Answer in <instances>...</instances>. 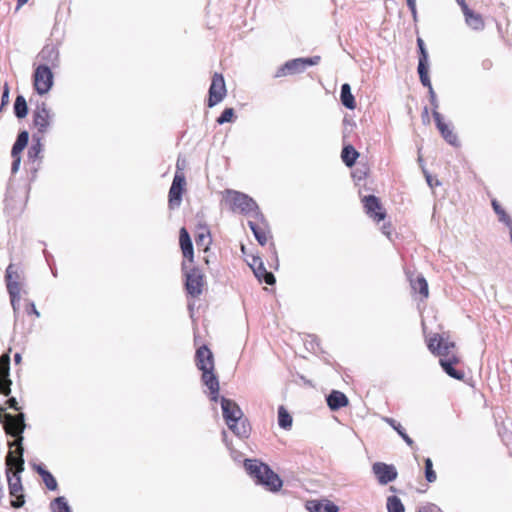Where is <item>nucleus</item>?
<instances>
[{"label":"nucleus","instance_id":"48","mask_svg":"<svg viewBox=\"0 0 512 512\" xmlns=\"http://www.w3.org/2000/svg\"><path fill=\"white\" fill-rule=\"evenodd\" d=\"M29 0H17V4H16V7H15V12L19 11L20 8L26 4Z\"/></svg>","mask_w":512,"mask_h":512},{"label":"nucleus","instance_id":"27","mask_svg":"<svg viewBox=\"0 0 512 512\" xmlns=\"http://www.w3.org/2000/svg\"><path fill=\"white\" fill-rule=\"evenodd\" d=\"M34 470L40 474L42 481L48 490H51V491L57 490V488H58L57 481L49 471L45 470L41 465H35V464H34Z\"/></svg>","mask_w":512,"mask_h":512},{"label":"nucleus","instance_id":"14","mask_svg":"<svg viewBox=\"0 0 512 512\" xmlns=\"http://www.w3.org/2000/svg\"><path fill=\"white\" fill-rule=\"evenodd\" d=\"M10 371V354L3 353L0 356V394L8 396L11 393V380L9 378Z\"/></svg>","mask_w":512,"mask_h":512},{"label":"nucleus","instance_id":"7","mask_svg":"<svg viewBox=\"0 0 512 512\" xmlns=\"http://www.w3.org/2000/svg\"><path fill=\"white\" fill-rule=\"evenodd\" d=\"M429 350L441 358L451 357V354H455V343L448 338L440 334H435L428 340Z\"/></svg>","mask_w":512,"mask_h":512},{"label":"nucleus","instance_id":"12","mask_svg":"<svg viewBox=\"0 0 512 512\" xmlns=\"http://www.w3.org/2000/svg\"><path fill=\"white\" fill-rule=\"evenodd\" d=\"M226 96V85L222 74L215 73L209 88L208 106L213 107L220 103Z\"/></svg>","mask_w":512,"mask_h":512},{"label":"nucleus","instance_id":"8","mask_svg":"<svg viewBox=\"0 0 512 512\" xmlns=\"http://www.w3.org/2000/svg\"><path fill=\"white\" fill-rule=\"evenodd\" d=\"M186 179L182 172L177 171L174 175L168 194L170 209L178 208L182 202V194L185 190Z\"/></svg>","mask_w":512,"mask_h":512},{"label":"nucleus","instance_id":"13","mask_svg":"<svg viewBox=\"0 0 512 512\" xmlns=\"http://www.w3.org/2000/svg\"><path fill=\"white\" fill-rule=\"evenodd\" d=\"M372 471L381 485H386L397 478V470L393 465L383 462H376L372 466Z\"/></svg>","mask_w":512,"mask_h":512},{"label":"nucleus","instance_id":"30","mask_svg":"<svg viewBox=\"0 0 512 512\" xmlns=\"http://www.w3.org/2000/svg\"><path fill=\"white\" fill-rule=\"evenodd\" d=\"M358 156H359V153L351 145L345 146L341 152L342 161L348 167H352L355 164Z\"/></svg>","mask_w":512,"mask_h":512},{"label":"nucleus","instance_id":"19","mask_svg":"<svg viewBox=\"0 0 512 512\" xmlns=\"http://www.w3.org/2000/svg\"><path fill=\"white\" fill-rule=\"evenodd\" d=\"M52 115L50 111L46 109L44 104L42 106L37 105V109L34 112V127H38L39 132H44L45 129L50 125Z\"/></svg>","mask_w":512,"mask_h":512},{"label":"nucleus","instance_id":"51","mask_svg":"<svg viewBox=\"0 0 512 512\" xmlns=\"http://www.w3.org/2000/svg\"><path fill=\"white\" fill-rule=\"evenodd\" d=\"M426 181H427V183H428V185H429L430 187H433V186H434L433 178H432V176H431V175L426 174Z\"/></svg>","mask_w":512,"mask_h":512},{"label":"nucleus","instance_id":"28","mask_svg":"<svg viewBox=\"0 0 512 512\" xmlns=\"http://www.w3.org/2000/svg\"><path fill=\"white\" fill-rule=\"evenodd\" d=\"M342 104L348 109H354L356 106L354 96L351 93V87L348 83L341 86L340 94Z\"/></svg>","mask_w":512,"mask_h":512},{"label":"nucleus","instance_id":"53","mask_svg":"<svg viewBox=\"0 0 512 512\" xmlns=\"http://www.w3.org/2000/svg\"><path fill=\"white\" fill-rule=\"evenodd\" d=\"M20 361H21V354L20 353H15V355H14V362L16 364H18V363H20Z\"/></svg>","mask_w":512,"mask_h":512},{"label":"nucleus","instance_id":"42","mask_svg":"<svg viewBox=\"0 0 512 512\" xmlns=\"http://www.w3.org/2000/svg\"><path fill=\"white\" fill-rule=\"evenodd\" d=\"M425 477L428 482H434L436 480V473L433 470V464L430 458L425 459Z\"/></svg>","mask_w":512,"mask_h":512},{"label":"nucleus","instance_id":"11","mask_svg":"<svg viewBox=\"0 0 512 512\" xmlns=\"http://www.w3.org/2000/svg\"><path fill=\"white\" fill-rule=\"evenodd\" d=\"M185 287L187 293L192 297H198L204 286V275L199 268H192L189 271H185Z\"/></svg>","mask_w":512,"mask_h":512},{"label":"nucleus","instance_id":"37","mask_svg":"<svg viewBox=\"0 0 512 512\" xmlns=\"http://www.w3.org/2000/svg\"><path fill=\"white\" fill-rule=\"evenodd\" d=\"M492 206H493L495 213L499 217V221L505 223L510 229L512 226V221H511L510 217L506 214L504 209H502V207L496 200L492 201Z\"/></svg>","mask_w":512,"mask_h":512},{"label":"nucleus","instance_id":"49","mask_svg":"<svg viewBox=\"0 0 512 512\" xmlns=\"http://www.w3.org/2000/svg\"><path fill=\"white\" fill-rule=\"evenodd\" d=\"M382 232H383V234H385L387 237H390V226L383 225V227H382Z\"/></svg>","mask_w":512,"mask_h":512},{"label":"nucleus","instance_id":"23","mask_svg":"<svg viewBox=\"0 0 512 512\" xmlns=\"http://www.w3.org/2000/svg\"><path fill=\"white\" fill-rule=\"evenodd\" d=\"M309 512H339V508L334 503L326 500L324 502L312 500L306 503Z\"/></svg>","mask_w":512,"mask_h":512},{"label":"nucleus","instance_id":"60","mask_svg":"<svg viewBox=\"0 0 512 512\" xmlns=\"http://www.w3.org/2000/svg\"><path fill=\"white\" fill-rule=\"evenodd\" d=\"M222 435H223V438H224V440H225V439H226V437H227L226 432H225V431H223Z\"/></svg>","mask_w":512,"mask_h":512},{"label":"nucleus","instance_id":"33","mask_svg":"<svg viewBox=\"0 0 512 512\" xmlns=\"http://www.w3.org/2000/svg\"><path fill=\"white\" fill-rule=\"evenodd\" d=\"M50 508L52 512H72L66 498L63 496L55 498L51 502Z\"/></svg>","mask_w":512,"mask_h":512},{"label":"nucleus","instance_id":"6","mask_svg":"<svg viewBox=\"0 0 512 512\" xmlns=\"http://www.w3.org/2000/svg\"><path fill=\"white\" fill-rule=\"evenodd\" d=\"M320 62V56L308 58H296L287 61L276 72V77L293 75L303 72L308 66L317 65Z\"/></svg>","mask_w":512,"mask_h":512},{"label":"nucleus","instance_id":"50","mask_svg":"<svg viewBox=\"0 0 512 512\" xmlns=\"http://www.w3.org/2000/svg\"><path fill=\"white\" fill-rule=\"evenodd\" d=\"M407 1V5L409 7L410 10H414V7L416 6V0H406Z\"/></svg>","mask_w":512,"mask_h":512},{"label":"nucleus","instance_id":"3","mask_svg":"<svg viewBox=\"0 0 512 512\" xmlns=\"http://www.w3.org/2000/svg\"><path fill=\"white\" fill-rule=\"evenodd\" d=\"M195 359L198 369L202 371V380L210 390V399L216 402L219 398V381L213 373L214 361L212 352L206 346H202L197 349Z\"/></svg>","mask_w":512,"mask_h":512},{"label":"nucleus","instance_id":"54","mask_svg":"<svg viewBox=\"0 0 512 512\" xmlns=\"http://www.w3.org/2000/svg\"><path fill=\"white\" fill-rule=\"evenodd\" d=\"M411 13H412V16H413V19L416 20L417 18V10H416V6L414 7V10H410Z\"/></svg>","mask_w":512,"mask_h":512},{"label":"nucleus","instance_id":"63","mask_svg":"<svg viewBox=\"0 0 512 512\" xmlns=\"http://www.w3.org/2000/svg\"><path fill=\"white\" fill-rule=\"evenodd\" d=\"M418 512H425L424 510H419Z\"/></svg>","mask_w":512,"mask_h":512},{"label":"nucleus","instance_id":"16","mask_svg":"<svg viewBox=\"0 0 512 512\" xmlns=\"http://www.w3.org/2000/svg\"><path fill=\"white\" fill-rule=\"evenodd\" d=\"M221 408L226 424H230L232 421L241 420L243 418L242 410L233 400L222 397Z\"/></svg>","mask_w":512,"mask_h":512},{"label":"nucleus","instance_id":"57","mask_svg":"<svg viewBox=\"0 0 512 512\" xmlns=\"http://www.w3.org/2000/svg\"><path fill=\"white\" fill-rule=\"evenodd\" d=\"M423 114H424L425 116H427V115H428V109H427V107H425V108H424V112H423Z\"/></svg>","mask_w":512,"mask_h":512},{"label":"nucleus","instance_id":"5","mask_svg":"<svg viewBox=\"0 0 512 512\" xmlns=\"http://www.w3.org/2000/svg\"><path fill=\"white\" fill-rule=\"evenodd\" d=\"M225 193V200L233 211L249 215L254 219H262V213L260 212L258 205L251 197L234 190H226Z\"/></svg>","mask_w":512,"mask_h":512},{"label":"nucleus","instance_id":"43","mask_svg":"<svg viewBox=\"0 0 512 512\" xmlns=\"http://www.w3.org/2000/svg\"><path fill=\"white\" fill-rule=\"evenodd\" d=\"M9 95H10V89H9L8 83L5 82L4 86H3L2 95H1L0 112H2L4 107L6 105H8V103H9Z\"/></svg>","mask_w":512,"mask_h":512},{"label":"nucleus","instance_id":"17","mask_svg":"<svg viewBox=\"0 0 512 512\" xmlns=\"http://www.w3.org/2000/svg\"><path fill=\"white\" fill-rule=\"evenodd\" d=\"M248 226L253 232L258 243L264 246L271 237L264 216L262 215V219L249 220Z\"/></svg>","mask_w":512,"mask_h":512},{"label":"nucleus","instance_id":"35","mask_svg":"<svg viewBox=\"0 0 512 512\" xmlns=\"http://www.w3.org/2000/svg\"><path fill=\"white\" fill-rule=\"evenodd\" d=\"M412 288L418 291L424 298L429 295L428 283L423 276H418L415 281L412 282Z\"/></svg>","mask_w":512,"mask_h":512},{"label":"nucleus","instance_id":"21","mask_svg":"<svg viewBox=\"0 0 512 512\" xmlns=\"http://www.w3.org/2000/svg\"><path fill=\"white\" fill-rule=\"evenodd\" d=\"M464 16L466 24L475 31H481L485 27L484 20L482 16L478 13H475L469 7H464Z\"/></svg>","mask_w":512,"mask_h":512},{"label":"nucleus","instance_id":"59","mask_svg":"<svg viewBox=\"0 0 512 512\" xmlns=\"http://www.w3.org/2000/svg\"><path fill=\"white\" fill-rule=\"evenodd\" d=\"M2 496H3V490H2V488L0 487V499L2 498Z\"/></svg>","mask_w":512,"mask_h":512},{"label":"nucleus","instance_id":"36","mask_svg":"<svg viewBox=\"0 0 512 512\" xmlns=\"http://www.w3.org/2000/svg\"><path fill=\"white\" fill-rule=\"evenodd\" d=\"M39 57L41 58V60H46L50 63H54L58 58V52L53 46L47 45L39 53Z\"/></svg>","mask_w":512,"mask_h":512},{"label":"nucleus","instance_id":"22","mask_svg":"<svg viewBox=\"0 0 512 512\" xmlns=\"http://www.w3.org/2000/svg\"><path fill=\"white\" fill-rule=\"evenodd\" d=\"M327 404L329 408L332 411L339 410L342 407H345L348 405V398L347 396L340 391L333 390L328 396H327Z\"/></svg>","mask_w":512,"mask_h":512},{"label":"nucleus","instance_id":"56","mask_svg":"<svg viewBox=\"0 0 512 512\" xmlns=\"http://www.w3.org/2000/svg\"><path fill=\"white\" fill-rule=\"evenodd\" d=\"M257 265H258V262H254V261H253V262L250 264V267H251V268H252V270L254 271V266H257Z\"/></svg>","mask_w":512,"mask_h":512},{"label":"nucleus","instance_id":"44","mask_svg":"<svg viewBox=\"0 0 512 512\" xmlns=\"http://www.w3.org/2000/svg\"><path fill=\"white\" fill-rule=\"evenodd\" d=\"M429 97H430V103H431V105L433 107L432 112L433 111H438L439 103H438V100H437V97H436V93H435L433 87H430Z\"/></svg>","mask_w":512,"mask_h":512},{"label":"nucleus","instance_id":"46","mask_svg":"<svg viewBox=\"0 0 512 512\" xmlns=\"http://www.w3.org/2000/svg\"><path fill=\"white\" fill-rule=\"evenodd\" d=\"M41 150H42L41 144H40L39 140H37V142L34 143V148H33V151H34V161L38 158V155L41 152Z\"/></svg>","mask_w":512,"mask_h":512},{"label":"nucleus","instance_id":"62","mask_svg":"<svg viewBox=\"0 0 512 512\" xmlns=\"http://www.w3.org/2000/svg\"><path fill=\"white\" fill-rule=\"evenodd\" d=\"M177 169H178V170L180 169L179 161L177 162Z\"/></svg>","mask_w":512,"mask_h":512},{"label":"nucleus","instance_id":"10","mask_svg":"<svg viewBox=\"0 0 512 512\" xmlns=\"http://www.w3.org/2000/svg\"><path fill=\"white\" fill-rule=\"evenodd\" d=\"M53 84V74L47 65H39L34 71V89L39 94L47 93Z\"/></svg>","mask_w":512,"mask_h":512},{"label":"nucleus","instance_id":"34","mask_svg":"<svg viewBox=\"0 0 512 512\" xmlns=\"http://www.w3.org/2000/svg\"><path fill=\"white\" fill-rule=\"evenodd\" d=\"M278 424L283 429H290L292 426V417L283 406L278 409Z\"/></svg>","mask_w":512,"mask_h":512},{"label":"nucleus","instance_id":"52","mask_svg":"<svg viewBox=\"0 0 512 512\" xmlns=\"http://www.w3.org/2000/svg\"><path fill=\"white\" fill-rule=\"evenodd\" d=\"M457 3L460 5L462 12L464 13V7H468L465 0H457Z\"/></svg>","mask_w":512,"mask_h":512},{"label":"nucleus","instance_id":"18","mask_svg":"<svg viewBox=\"0 0 512 512\" xmlns=\"http://www.w3.org/2000/svg\"><path fill=\"white\" fill-rule=\"evenodd\" d=\"M366 213L375 221L380 222L385 218V212L382 210L378 198L374 195L366 196L363 200Z\"/></svg>","mask_w":512,"mask_h":512},{"label":"nucleus","instance_id":"24","mask_svg":"<svg viewBox=\"0 0 512 512\" xmlns=\"http://www.w3.org/2000/svg\"><path fill=\"white\" fill-rule=\"evenodd\" d=\"M179 243L183 253V256L190 261H193V245L190 238V235L186 228L182 227L180 229Z\"/></svg>","mask_w":512,"mask_h":512},{"label":"nucleus","instance_id":"47","mask_svg":"<svg viewBox=\"0 0 512 512\" xmlns=\"http://www.w3.org/2000/svg\"><path fill=\"white\" fill-rule=\"evenodd\" d=\"M29 0H17V4H16V7H15V12L19 11L20 8L26 4Z\"/></svg>","mask_w":512,"mask_h":512},{"label":"nucleus","instance_id":"31","mask_svg":"<svg viewBox=\"0 0 512 512\" xmlns=\"http://www.w3.org/2000/svg\"><path fill=\"white\" fill-rule=\"evenodd\" d=\"M14 114L18 119L24 118L28 114V105L24 96L18 95L14 102Z\"/></svg>","mask_w":512,"mask_h":512},{"label":"nucleus","instance_id":"1","mask_svg":"<svg viewBox=\"0 0 512 512\" xmlns=\"http://www.w3.org/2000/svg\"><path fill=\"white\" fill-rule=\"evenodd\" d=\"M0 421L4 424L6 433L13 438L9 443L10 450L6 456L7 479L9 493L14 499L11 500V506L20 508L24 504V496L22 492V484L19 474L24 469L23 459V432L26 428L24 414L18 413L12 415L6 413L5 409L0 406Z\"/></svg>","mask_w":512,"mask_h":512},{"label":"nucleus","instance_id":"45","mask_svg":"<svg viewBox=\"0 0 512 512\" xmlns=\"http://www.w3.org/2000/svg\"><path fill=\"white\" fill-rule=\"evenodd\" d=\"M6 403H7L8 407L11 408V409H15V410L19 409L18 408V402H17L15 397L8 398Z\"/></svg>","mask_w":512,"mask_h":512},{"label":"nucleus","instance_id":"41","mask_svg":"<svg viewBox=\"0 0 512 512\" xmlns=\"http://www.w3.org/2000/svg\"><path fill=\"white\" fill-rule=\"evenodd\" d=\"M234 118V109L233 108H226L221 113V115L217 118V123L222 125L224 123H228L233 121Z\"/></svg>","mask_w":512,"mask_h":512},{"label":"nucleus","instance_id":"39","mask_svg":"<svg viewBox=\"0 0 512 512\" xmlns=\"http://www.w3.org/2000/svg\"><path fill=\"white\" fill-rule=\"evenodd\" d=\"M418 74L422 85L427 87L428 90H430L432 84L430 81V77L428 75V64H418Z\"/></svg>","mask_w":512,"mask_h":512},{"label":"nucleus","instance_id":"20","mask_svg":"<svg viewBox=\"0 0 512 512\" xmlns=\"http://www.w3.org/2000/svg\"><path fill=\"white\" fill-rule=\"evenodd\" d=\"M459 359L456 354H451V357L448 358H440L439 363L443 370L452 378L461 380L464 377V373L462 371L456 370L453 365L458 363Z\"/></svg>","mask_w":512,"mask_h":512},{"label":"nucleus","instance_id":"55","mask_svg":"<svg viewBox=\"0 0 512 512\" xmlns=\"http://www.w3.org/2000/svg\"><path fill=\"white\" fill-rule=\"evenodd\" d=\"M27 155L28 158H32V146L28 148Z\"/></svg>","mask_w":512,"mask_h":512},{"label":"nucleus","instance_id":"15","mask_svg":"<svg viewBox=\"0 0 512 512\" xmlns=\"http://www.w3.org/2000/svg\"><path fill=\"white\" fill-rule=\"evenodd\" d=\"M432 116L435 120L437 129L445 141L452 146H458L459 141L457 135L454 133L452 127L444 122L442 115L438 111H433Z\"/></svg>","mask_w":512,"mask_h":512},{"label":"nucleus","instance_id":"25","mask_svg":"<svg viewBox=\"0 0 512 512\" xmlns=\"http://www.w3.org/2000/svg\"><path fill=\"white\" fill-rule=\"evenodd\" d=\"M254 262H258L257 266H254V275L260 282H265L268 285L275 283V277L271 272H268L260 258H254Z\"/></svg>","mask_w":512,"mask_h":512},{"label":"nucleus","instance_id":"9","mask_svg":"<svg viewBox=\"0 0 512 512\" xmlns=\"http://www.w3.org/2000/svg\"><path fill=\"white\" fill-rule=\"evenodd\" d=\"M29 142V132L27 130H22L18 133L16 141L14 142L11 149V173L16 174L20 168L21 164V153L27 147Z\"/></svg>","mask_w":512,"mask_h":512},{"label":"nucleus","instance_id":"2","mask_svg":"<svg viewBox=\"0 0 512 512\" xmlns=\"http://www.w3.org/2000/svg\"><path fill=\"white\" fill-rule=\"evenodd\" d=\"M24 271L20 264L10 263L5 271V283L9 294L10 303L14 314L18 317L21 313L32 315V302L25 300L22 305Z\"/></svg>","mask_w":512,"mask_h":512},{"label":"nucleus","instance_id":"61","mask_svg":"<svg viewBox=\"0 0 512 512\" xmlns=\"http://www.w3.org/2000/svg\"><path fill=\"white\" fill-rule=\"evenodd\" d=\"M510 237H511V241H512V226L510 228Z\"/></svg>","mask_w":512,"mask_h":512},{"label":"nucleus","instance_id":"29","mask_svg":"<svg viewBox=\"0 0 512 512\" xmlns=\"http://www.w3.org/2000/svg\"><path fill=\"white\" fill-rule=\"evenodd\" d=\"M383 420L399 434V436L406 442L407 445H409L410 447L413 446L414 441L407 435L404 428L399 422L390 417H384Z\"/></svg>","mask_w":512,"mask_h":512},{"label":"nucleus","instance_id":"4","mask_svg":"<svg viewBox=\"0 0 512 512\" xmlns=\"http://www.w3.org/2000/svg\"><path fill=\"white\" fill-rule=\"evenodd\" d=\"M244 467L247 473L256 479V482L266 486L270 491H278L282 487V480L268 465L252 459H246Z\"/></svg>","mask_w":512,"mask_h":512},{"label":"nucleus","instance_id":"38","mask_svg":"<svg viewBox=\"0 0 512 512\" xmlns=\"http://www.w3.org/2000/svg\"><path fill=\"white\" fill-rule=\"evenodd\" d=\"M387 510L388 512H404L405 508L397 496H390L387 499Z\"/></svg>","mask_w":512,"mask_h":512},{"label":"nucleus","instance_id":"40","mask_svg":"<svg viewBox=\"0 0 512 512\" xmlns=\"http://www.w3.org/2000/svg\"><path fill=\"white\" fill-rule=\"evenodd\" d=\"M417 46L419 49V62L418 64H428V52L425 48L424 41L421 38L417 39Z\"/></svg>","mask_w":512,"mask_h":512},{"label":"nucleus","instance_id":"32","mask_svg":"<svg viewBox=\"0 0 512 512\" xmlns=\"http://www.w3.org/2000/svg\"><path fill=\"white\" fill-rule=\"evenodd\" d=\"M196 244L198 247H203L205 251L208 250L211 244L210 231L207 227H201L196 236Z\"/></svg>","mask_w":512,"mask_h":512},{"label":"nucleus","instance_id":"26","mask_svg":"<svg viewBox=\"0 0 512 512\" xmlns=\"http://www.w3.org/2000/svg\"><path fill=\"white\" fill-rule=\"evenodd\" d=\"M229 429L239 438H247L250 434V426L247 423V420L241 419L232 421L230 424H227Z\"/></svg>","mask_w":512,"mask_h":512},{"label":"nucleus","instance_id":"58","mask_svg":"<svg viewBox=\"0 0 512 512\" xmlns=\"http://www.w3.org/2000/svg\"><path fill=\"white\" fill-rule=\"evenodd\" d=\"M34 316H39V312L36 310V308L34 307Z\"/></svg>","mask_w":512,"mask_h":512}]
</instances>
